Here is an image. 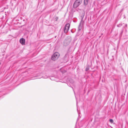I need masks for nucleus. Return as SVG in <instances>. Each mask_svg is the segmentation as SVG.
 <instances>
[{
	"instance_id": "3",
	"label": "nucleus",
	"mask_w": 128,
	"mask_h": 128,
	"mask_svg": "<svg viewBox=\"0 0 128 128\" xmlns=\"http://www.w3.org/2000/svg\"><path fill=\"white\" fill-rule=\"evenodd\" d=\"M70 27V24L69 23L65 25L64 29V31L65 33H66L69 30Z\"/></svg>"
},
{
	"instance_id": "7",
	"label": "nucleus",
	"mask_w": 128,
	"mask_h": 128,
	"mask_svg": "<svg viewBox=\"0 0 128 128\" xmlns=\"http://www.w3.org/2000/svg\"><path fill=\"white\" fill-rule=\"evenodd\" d=\"M88 0H84V4L85 5H86L87 4L88 2Z\"/></svg>"
},
{
	"instance_id": "4",
	"label": "nucleus",
	"mask_w": 128,
	"mask_h": 128,
	"mask_svg": "<svg viewBox=\"0 0 128 128\" xmlns=\"http://www.w3.org/2000/svg\"><path fill=\"white\" fill-rule=\"evenodd\" d=\"M83 21L81 20L78 27V30H80L82 28Z\"/></svg>"
},
{
	"instance_id": "12",
	"label": "nucleus",
	"mask_w": 128,
	"mask_h": 128,
	"mask_svg": "<svg viewBox=\"0 0 128 128\" xmlns=\"http://www.w3.org/2000/svg\"><path fill=\"white\" fill-rule=\"evenodd\" d=\"M77 103H76L77 106Z\"/></svg>"
},
{
	"instance_id": "1",
	"label": "nucleus",
	"mask_w": 128,
	"mask_h": 128,
	"mask_svg": "<svg viewBox=\"0 0 128 128\" xmlns=\"http://www.w3.org/2000/svg\"><path fill=\"white\" fill-rule=\"evenodd\" d=\"M82 2V0H76L73 4V8H76L81 4Z\"/></svg>"
},
{
	"instance_id": "5",
	"label": "nucleus",
	"mask_w": 128,
	"mask_h": 128,
	"mask_svg": "<svg viewBox=\"0 0 128 128\" xmlns=\"http://www.w3.org/2000/svg\"><path fill=\"white\" fill-rule=\"evenodd\" d=\"M25 42V40L23 38H22L20 40V42L22 44H24Z\"/></svg>"
},
{
	"instance_id": "8",
	"label": "nucleus",
	"mask_w": 128,
	"mask_h": 128,
	"mask_svg": "<svg viewBox=\"0 0 128 128\" xmlns=\"http://www.w3.org/2000/svg\"><path fill=\"white\" fill-rule=\"evenodd\" d=\"M113 120L112 119H110V122L111 123H112L113 122Z\"/></svg>"
},
{
	"instance_id": "6",
	"label": "nucleus",
	"mask_w": 128,
	"mask_h": 128,
	"mask_svg": "<svg viewBox=\"0 0 128 128\" xmlns=\"http://www.w3.org/2000/svg\"><path fill=\"white\" fill-rule=\"evenodd\" d=\"M70 42V41H67V40H65L64 41V44L65 46L67 45Z\"/></svg>"
},
{
	"instance_id": "2",
	"label": "nucleus",
	"mask_w": 128,
	"mask_h": 128,
	"mask_svg": "<svg viewBox=\"0 0 128 128\" xmlns=\"http://www.w3.org/2000/svg\"><path fill=\"white\" fill-rule=\"evenodd\" d=\"M60 56L59 53L56 52L54 53L52 57V60H55L57 59Z\"/></svg>"
},
{
	"instance_id": "9",
	"label": "nucleus",
	"mask_w": 128,
	"mask_h": 128,
	"mask_svg": "<svg viewBox=\"0 0 128 128\" xmlns=\"http://www.w3.org/2000/svg\"><path fill=\"white\" fill-rule=\"evenodd\" d=\"M89 69L88 68H86V71H87Z\"/></svg>"
},
{
	"instance_id": "10",
	"label": "nucleus",
	"mask_w": 128,
	"mask_h": 128,
	"mask_svg": "<svg viewBox=\"0 0 128 128\" xmlns=\"http://www.w3.org/2000/svg\"><path fill=\"white\" fill-rule=\"evenodd\" d=\"M117 26L118 27H120V26H119V25H117Z\"/></svg>"
},
{
	"instance_id": "11",
	"label": "nucleus",
	"mask_w": 128,
	"mask_h": 128,
	"mask_svg": "<svg viewBox=\"0 0 128 128\" xmlns=\"http://www.w3.org/2000/svg\"><path fill=\"white\" fill-rule=\"evenodd\" d=\"M1 62H0V65L1 64Z\"/></svg>"
}]
</instances>
